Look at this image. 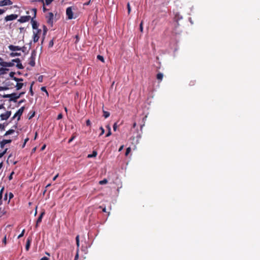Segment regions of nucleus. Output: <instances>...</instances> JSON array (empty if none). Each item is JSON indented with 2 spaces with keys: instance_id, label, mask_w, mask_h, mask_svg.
<instances>
[{
  "instance_id": "052dcab7",
  "label": "nucleus",
  "mask_w": 260,
  "mask_h": 260,
  "mask_svg": "<svg viewBox=\"0 0 260 260\" xmlns=\"http://www.w3.org/2000/svg\"><path fill=\"white\" fill-rule=\"evenodd\" d=\"M142 22H141V23H140V31L141 32L143 31V26H142Z\"/></svg>"
},
{
  "instance_id": "09e8293b",
  "label": "nucleus",
  "mask_w": 260,
  "mask_h": 260,
  "mask_svg": "<svg viewBox=\"0 0 260 260\" xmlns=\"http://www.w3.org/2000/svg\"><path fill=\"white\" fill-rule=\"evenodd\" d=\"M53 40H51L49 43V47H52L53 46Z\"/></svg>"
},
{
  "instance_id": "1a4fd4ad",
  "label": "nucleus",
  "mask_w": 260,
  "mask_h": 260,
  "mask_svg": "<svg viewBox=\"0 0 260 260\" xmlns=\"http://www.w3.org/2000/svg\"><path fill=\"white\" fill-rule=\"evenodd\" d=\"M13 4L11 0H2L0 1V7L11 5Z\"/></svg>"
},
{
  "instance_id": "f8f14e48",
  "label": "nucleus",
  "mask_w": 260,
  "mask_h": 260,
  "mask_svg": "<svg viewBox=\"0 0 260 260\" xmlns=\"http://www.w3.org/2000/svg\"><path fill=\"white\" fill-rule=\"evenodd\" d=\"M18 99H19V95H18V94L16 93H12L11 94V96L9 101L16 102Z\"/></svg>"
},
{
  "instance_id": "ddd939ff",
  "label": "nucleus",
  "mask_w": 260,
  "mask_h": 260,
  "mask_svg": "<svg viewBox=\"0 0 260 260\" xmlns=\"http://www.w3.org/2000/svg\"><path fill=\"white\" fill-rule=\"evenodd\" d=\"M44 214H45V211H43L40 214V215L38 217V218L37 220V221H36V228H37L39 224L42 222V218H43V216L44 215Z\"/></svg>"
},
{
  "instance_id": "9b49d317",
  "label": "nucleus",
  "mask_w": 260,
  "mask_h": 260,
  "mask_svg": "<svg viewBox=\"0 0 260 260\" xmlns=\"http://www.w3.org/2000/svg\"><path fill=\"white\" fill-rule=\"evenodd\" d=\"M8 48L9 50H10L12 51H20V50L22 49L21 48V47L18 46H14L13 45H10L8 46Z\"/></svg>"
},
{
  "instance_id": "f3484780",
  "label": "nucleus",
  "mask_w": 260,
  "mask_h": 260,
  "mask_svg": "<svg viewBox=\"0 0 260 260\" xmlns=\"http://www.w3.org/2000/svg\"><path fill=\"white\" fill-rule=\"evenodd\" d=\"M31 242V238L30 237H28L27 239L26 245H25V249H26V251H28L29 250Z\"/></svg>"
},
{
  "instance_id": "a19ab883",
  "label": "nucleus",
  "mask_w": 260,
  "mask_h": 260,
  "mask_svg": "<svg viewBox=\"0 0 260 260\" xmlns=\"http://www.w3.org/2000/svg\"><path fill=\"white\" fill-rule=\"evenodd\" d=\"M100 130L101 131V134H100V136H101L102 135H103L104 133H105V130L104 129V128L101 126L100 128Z\"/></svg>"
},
{
  "instance_id": "aec40b11",
  "label": "nucleus",
  "mask_w": 260,
  "mask_h": 260,
  "mask_svg": "<svg viewBox=\"0 0 260 260\" xmlns=\"http://www.w3.org/2000/svg\"><path fill=\"white\" fill-rule=\"evenodd\" d=\"M39 35H37V34H33V41L34 43H36L39 40Z\"/></svg>"
},
{
  "instance_id": "4be33fe9",
  "label": "nucleus",
  "mask_w": 260,
  "mask_h": 260,
  "mask_svg": "<svg viewBox=\"0 0 260 260\" xmlns=\"http://www.w3.org/2000/svg\"><path fill=\"white\" fill-rule=\"evenodd\" d=\"M21 55V53L18 52H11L10 54V56L12 57H15V56H19Z\"/></svg>"
},
{
  "instance_id": "4468645a",
  "label": "nucleus",
  "mask_w": 260,
  "mask_h": 260,
  "mask_svg": "<svg viewBox=\"0 0 260 260\" xmlns=\"http://www.w3.org/2000/svg\"><path fill=\"white\" fill-rule=\"evenodd\" d=\"M47 23L50 24H52L53 22V14L52 13H49L48 16L47 17Z\"/></svg>"
},
{
  "instance_id": "5fc2aeb1",
  "label": "nucleus",
  "mask_w": 260,
  "mask_h": 260,
  "mask_svg": "<svg viewBox=\"0 0 260 260\" xmlns=\"http://www.w3.org/2000/svg\"><path fill=\"white\" fill-rule=\"evenodd\" d=\"M62 118V115L61 113H60L58 115L57 119L59 120V119H61Z\"/></svg>"
},
{
  "instance_id": "20e7f679",
  "label": "nucleus",
  "mask_w": 260,
  "mask_h": 260,
  "mask_svg": "<svg viewBox=\"0 0 260 260\" xmlns=\"http://www.w3.org/2000/svg\"><path fill=\"white\" fill-rule=\"evenodd\" d=\"M66 15L69 19H72L73 18V12L72 11V8L71 7L67 8Z\"/></svg>"
},
{
  "instance_id": "603ef678",
  "label": "nucleus",
  "mask_w": 260,
  "mask_h": 260,
  "mask_svg": "<svg viewBox=\"0 0 260 260\" xmlns=\"http://www.w3.org/2000/svg\"><path fill=\"white\" fill-rule=\"evenodd\" d=\"M4 189V188L3 187L1 189V191H0V199H2V197H3V191Z\"/></svg>"
},
{
  "instance_id": "4d7b16f0",
  "label": "nucleus",
  "mask_w": 260,
  "mask_h": 260,
  "mask_svg": "<svg viewBox=\"0 0 260 260\" xmlns=\"http://www.w3.org/2000/svg\"><path fill=\"white\" fill-rule=\"evenodd\" d=\"M86 124L87 126H89L91 124V122L89 119H88L86 121Z\"/></svg>"
},
{
  "instance_id": "2eb2a0df",
  "label": "nucleus",
  "mask_w": 260,
  "mask_h": 260,
  "mask_svg": "<svg viewBox=\"0 0 260 260\" xmlns=\"http://www.w3.org/2000/svg\"><path fill=\"white\" fill-rule=\"evenodd\" d=\"M12 140H3L2 141L0 142V147L1 148H3L5 145L8 143H11Z\"/></svg>"
},
{
  "instance_id": "dca6fc26",
  "label": "nucleus",
  "mask_w": 260,
  "mask_h": 260,
  "mask_svg": "<svg viewBox=\"0 0 260 260\" xmlns=\"http://www.w3.org/2000/svg\"><path fill=\"white\" fill-rule=\"evenodd\" d=\"M31 23L32 24V27L33 29H37L38 28L39 24L38 23L37 21L35 20V19H31Z\"/></svg>"
},
{
  "instance_id": "37998d69",
  "label": "nucleus",
  "mask_w": 260,
  "mask_h": 260,
  "mask_svg": "<svg viewBox=\"0 0 260 260\" xmlns=\"http://www.w3.org/2000/svg\"><path fill=\"white\" fill-rule=\"evenodd\" d=\"M43 31H44L43 35H44V36H45L47 31V28L45 25L43 26Z\"/></svg>"
},
{
  "instance_id": "6e6d98bb",
  "label": "nucleus",
  "mask_w": 260,
  "mask_h": 260,
  "mask_svg": "<svg viewBox=\"0 0 260 260\" xmlns=\"http://www.w3.org/2000/svg\"><path fill=\"white\" fill-rule=\"evenodd\" d=\"M117 127V123L116 122L113 125V129L114 131H116Z\"/></svg>"
},
{
  "instance_id": "6e6552de",
  "label": "nucleus",
  "mask_w": 260,
  "mask_h": 260,
  "mask_svg": "<svg viewBox=\"0 0 260 260\" xmlns=\"http://www.w3.org/2000/svg\"><path fill=\"white\" fill-rule=\"evenodd\" d=\"M18 15L17 14H11L5 17V20L6 21H12L16 19Z\"/></svg>"
},
{
  "instance_id": "13d9d810",
  "label": "nucleus",
  "mask_w": 260,
  "mask_h": 260,
  "mask_svg": "<svg viewBox=\"0 0 260 260\" xmlns=\"http://www.w3.org/2000/svg\"><path fill=\"white\" fill-rule=\"evenodd\" d=\"M111 135V129H109V131H108V133L106 134V137H108L110 136Z\"/></svg>"
},
{
  "instance_id": "cd10ccee",
  "label": "nucleus",
  "mask_w": 260,
  "mask_h": 260,
  "mask_svg": "<svg viewBox=\"0 0 260 260\" xmlns=\"http://www.w3.org/2000/svg\"><path fill=\"white\" fill-rule=\"evenodd\" d=\"M41 32V29H39L38 28L37 29H35L33 31V34H36L37 35H39V34H40Z\"/></svg>"
},
{
  "instance_id": "c85d7f7f",
  "label": "nucleus",
  "mask_w": 260,
  "mask_h": 260,
  "mask_svg": "<svg viewBox=\"0 0 260 260\" xmlns=\"http://www.w3.org/2000/svg\"><path fill=\"white\" fill-rule=\"evenodd\" d=\"M108 182V181L106 179H104L99 182V184L101 185H104L106 184Z\"/></svg>"
},
{
  "instance_id": "473e14b6",
  "label": "nucleus",
  "mask_w": 260,
  "mask_h": 260,
  "mask_svg": "<svg viewBox=\"0 0 260 260\" xmlns=\"http://www.w3.org/2000/svg\"><path fill=\"white\" fill-rule=\"evenodd\" d=\"M7 125V124H5V123L3 124H0V129L1 131H4L5 129V126Z\"/></svg>"
},
{
  "instance_id": "e433bc0d",
  "label": "nucleus",
  "mask_w": 260,
  "mask_h": 260,
  "mask_svg": "<svg viewBox=\"0 0 260 260\" xmlns=\"http://www.w3.org/2000/svg\"><path fill=\"white\" fill-rule=\"evenodd\" d=\"M14 66V62L12 60L11 62H8V67H12Z\"/></svg>"
},
{
  "instance_id": "39448f33",
  "label": "nucleus",
  "mask_w": 260,
  "mask_h": 260,
  "mask_svg": "<svg viewBox=\"0 0 260 260\" xmlns=\"http://www.w3.org/2000/svg\"><path fill=\"white\" fill-rule=\"evenodd\" d=\"M31 18L30 15L27 16H22L20 17V18L18 20V21L20 23H24L28 21Z\"/></svg>"
},
{
  "instance_id": "864d4df0",
  "label": "nucleus",
  "mask_w": 260,
  "mask_h": 260,
  "mask_svg": "<svg viewBox=\"0 0 260 260\" xmlns=\"http://www.w3.org/2000/svg\"><path fill=\"white\" fill-rule=\"evenodd\" d=\"M10 96H11V94H4L3 95V97L4 98H10Z\"/></svg>"
},
{
  "instance_id": "a18cd8bd",
  "label": "nucleus",
  "mask_w": 260,
  "mask_h": 260,
  "mask_svg": "<svg viewBox=\"0 0 260 260\" xmlns=\"http://www.w3.org/2000/svg\"><path fill=\"white\" fill-rule=\"evenodd\" d=\"M127 10H128V13L129 14L131 12V7H130V5H129V3H128L127 4Z\"/></svg>"
},
{
  "instance_id": "f704fd0d",
  "label": "nucleus",
  "mask_w": 260,
  "mask_h": 260,
  "mask_svg": "<svg viewBox=\"0 0 260 260\" xmlns=\"http://www.w3.org/2000/svg\"><path fill=\"white\" fill-rule=\"evenodd\" d=\"M79 249H78V248H77V250H76V254L75 256V259L74 260H77L78 259V257H79Z\"/></svg>"
},
{
  "instance_id": "49530a36",
  "label": "nucleus",
  "mask_w": 260,
  "mask_h": 260,
  "mask_svg": "<svg viewBox=\"0 0 260 260\" xmlns=\"http://www.w3.org/2000/svg\"><path fill=\"white\" fill-rule=\"evenodd\" d=\"M53 0H45V4L46 5H50Z\"/></svg>"
},
{
  "instance_id": "c03bdc74",
  "label": "nucleus",
  "mask_w": 260,
  "mask_h": 260,
  "mask_svg": "<svg viewBox=\"0 0 260 260\" xmlns=\"http://www.w3.org/2000/svg\"><path fill=\"white\" fill-rule=\"evenodd\" d=\"M29 140V139L28 138H26L25 140H24V142L22 146V148H24L25 146V144L26 143V142Z\"/></svg>"
},
{
  "instance_id": "6ab92c4d",
  "label": "nucleus",
  "mask_w": 260,
  "mask_h": 260,
  "mask_svg": "<svg viewBox=\"0 0 260 260\" xmlns=\"http://www.w3.org/2000/svg\"><path fill=\"white\" fill-rule=\"evenodd\" d=\"M24 84L22 83H17L15 87L17 90H20L23 87Z\"/></svg>"
},
{
  "instance_id": "423d86ee",
  "label": "nucleus",
  "mask_w": 260,
  "mask_h": 260,
  "mask_svg": "<svg viewBox=\"0 0 260 260\" xmlns=\"http://www.w3.org/2000/svg\"><path fill=\"white\" fill-rule=\"evenodd\" d=\"M37 11V9L32 8L27 11L26 13L27 14H31L32 15V16H31V19H35L36 17Z\"/></svg>"
},
{
  "instance_id": "b1692460",
  "label": "nucleus",
  "mask_w": 260,
  "mask_h": 260,
  "mask_svg": "<svg viewBox=\"0 0 260 260\" xmlns=\"http://www.w3.org/2000/svg\"><path fill=\"white\" fill-rule=\"evenodd\" d=\"M96 155H97V152L96 151H93L92 152V154L88 155V158L93 157H95Z\"/></svg>"
},
{
  "instance_id": "ea45409f",
  "label": "nucleus",
  "mask_w": 260,
  "mask_h": 260,
  "mask_svg": "<svg viewBox=\"0 0 260 260\" xmlns=\"http://www.w3.org/2000/svg\"><path fill=\"white\" fill-rule=\"evenodd\" d=\"M131 151V148L130 147L127 148V149L126 150V152H125V155L127 156L128 154V153L130 152Z\"/></svg>"
},
{
  "instance_id": "9d476101",
  "label": "nucleus",
  "mask_w": 260,
  "mask_h": 260,
  "mask_svg": "<svg viewBox=\"0 0 260 260\" xmlns=\"http://www.w3.org/2000/svg\"><path fill=\"white\" fill-rule=\"evenodd\" d=\"M182 18L183 17L178 12L174 13V20L176 21L177 25H179L178 21L182 19Z\"/></svg>"
},
{
  "instance_id": "5701e85b",
  "label": "nucleus",
  "mask_w": 260,
  "mask_h": 260,
  "mask_svg": "<svg viewBox=\"0 0 260 260\" xmlns=\"http://www.w3.org/2000/svg\"><path fill=\"white\" fill-rule=\"evenodd\" d=\"M76 245L77 248H79L80 246V241H79V236L77 235L76 237Z\"/></svg>"
},
{
  "instance_id": "f257e3e1",
  "label": "nucleus",
  "mask_w": 260,
  "mask_h": 260,
  "mask_svg": "<svg viewBox=\"0 0 260 260\" xmlns=\"http://www.w3.org/2000/svg\"><path fill=\"white\" fill-rule=\"evenodd\" d=\"M24 107L23 106L21 107L14 114V115L12 117L11 121L13 120L15 118L17 117V120H19L20 119V117L22 115L24 110Z\"/></svg>"
},
{
  "instance_id": "c9c22d12",
  "label": "nucleus",
  "mask_w": 260,
  "mask_h": 260,
  "mask_svg": "<svg viewBox=\"0 0 260 260\" xmlns=\"http://www.w3.org/2000/svg\"><path fill=\"white\" fill-rule=\"evenodd\" d=\"M9 89V87L7 86H0V91L7 90Z\"/></svg>"
},
{
  "instance_id": "58836bf2",
  "label": "nucleus",
  "mask_w": 260,
  "mask_h": 260,
  "mask_svg": "<svg viewBox=\"0 0 260 260\" xmlns=\"http://www.w3.org/2000/svg\"><path fill=\"white\" fill-rule=\"evenodd\" d=\"M32 85H33V83H32L30 86V88H29V92L30 93V94L31 95H34V92L32 91Z\"/></svg>"
},
{
  "instance_id": "f03ea898",
  "label": "nucleus",
  "mask_w": 260,
  "mask_h": 260,
  "mask_svg": "<svg viewBox=\"0 0 260 260\" xmlns=\"http://www.w3.org/2000/svg\"><path fill=\"white\" fill-rule=\"evenodd\" d=\"M36 52L35 51V50H33L31 52V56L29 58V64L31 66V67H34L35 66V57H36Z\"/></svg>"
},
{
  "instance_id": "69168bd1",
  "label": "nucleus",
  "mask_w": 260,
  "mask_h": 260,
  "mask_svg": "<svg viewBox=\"0 0 260 260\" xmlns=\"http://www.w3.org/2000/svg\"><path fill=\"white\" fill-rule=\"evenodd\" d=\"M46 146V145H45V144H44V145H43V146H42V147H41V151L44 150L45 149Z\"/></svg>"
},
{
  "instance_id": "8fccbe9b",
  "label": "nucleus",
  "mask_w": 260,
  "mask_h": 260,
  "mask_svg": "<svg viewBox=\"0 0 260 260\" xmlns=\"http://www.w3.org/2000/svg\"><path fill=\"white\" fill-rule=\"evenodd\" d=\"M24 230H23L21 233L18 236V238H20L24 235Z\"/></svg>"
},
{
  "instance_id": "393cba45",
  "label": "nucleus",
  "mask_w": 260,
  "mask_h": 260,
  "mask_svg": "<svg viewBox=\"0 0 260 260\" xmlns=\"http://www.w3.org/2000/svg\"><path fill=\"white\" fill-rule=\"evenodd\" d=\"M157 79L160 81H161L163 78V74L159 73L157 74Z\"/></svg>"
},
{
  "instance_id": "e2e57ef3",
  "label": "nucleus",
  "mask_w": 260,
  "mask_h": 260,
  "mask_svg": "<svg viewBox=\"0 0 260 260\" xmlns=\"http://www.w3.org/2000/svg\"><path fill=\"white\" fill-rule=\"evenodd\" d=\"M40 260H49V258L46 256H44L40 259Z\"/></svg>"
},
{
  "instance_id": "a878e982",
  "label": "nucleus",
  "mask_w": 260,
  "mask_h": 260,
  "mask_svg": "<svg viewBox=\"0 0 260 260\" xmlns=\"http://www.w3.org/2000/svg\"><path fill=\"white\" fill-rule=\"evenodd\" d=\"M0 66L2 67H8V62L0 61Z\"/></svg>"
},
{
  "instance_id": "79ce46f5",
  "label": "nucleus",
  "mask_w": 260,
  "mask_h": 260,
  "mask_svg": "<svg viewBox=\"0 0 260 260\" xmlns=\"http://www.w3.org/2000/svg\"><path fill=\"white\" fill-rule=\"evenodd\" d=\"M3 243H4L5 245L7 244V236L6 235L4 237L3 240H2Z\"/></svg>"
},
{
  "instance_id": "3c124183",
  "label": "nucleus",
  "mask_w": 260,
  "mask_h": 260,
  "mask_svg": "<svg viewBox=\"0 0 260 260\" xmlns=\"http://www.w3.org/2000/svg\"><path fill=\"white\" fill-rule=\"evenodd\" d=\"M75 138V136H72L68 141V143H70Z\"/></svg>"
},
{
  "instance_id": "412c9836",
  "label": "nucleus",
  "mask_w": 260,
  "mask_h": 260,
  "mask_svg": "<svg viewBox=\"0 0 260 260\" xmlns=\"http://www.w3.org/2000/svg\"><path fill=\"white\" fill-rule=\"evenodd\" d=\"M14 132H15V131L14 129H10L6 132V133L4 135V136L11 135V134H13Z\"/></svg>"
},
{
  "instance_id": "2f4dec72",
  "label": "nucleus",
  "mask_w": 260,
  "mask_h": 260,
  "mask_svg": "<svg viewBox=\"0 0 260 260\" xmlns=\"http://www.w3.org/2000/svg\"><path fill=\"white\" fill-rule=\"evenodd\" d=\"M14 80L17 82V83H19V82H21L23 81L22 78H18L17 77L14 78Z\"/></svg>"
},
{
  "instance_id": "72a5a7b5",
  "label": "nucleus",
  "mask_w": 260,
  "mask_h": 260,
  "mask_svg": "<svg viewBox=\"0 0 260 260\" xmlns=\"http://www.w3.org/2000/svg\"><path fill=\"white\" fill-rule=\"evenodd\" d=\"M16 74V73L15 72H11L9 74V76L10 77L13 79L14 80V78H15L16 77L14 76V75Z\"/></svg>"
},
{
  "instance_id": "680f3d73",
  "label": "nucleus",
  "mask_w": 260,
  "mask_h": 260,
  "mask_svg": "<svg viewBox=\"0 0 260 260\" xmlns=\"http://www.w3.org/2000/svg\"><path fill=\"white\" fill-rule=\"evenodd\" d=\"M5 12V10L0 9V15L3 14Z\"/></svg>"
},
{
  "instance_id": "7c9ffc66",
  "label": "nucleus",
  "mask_w": 260,
  "mask_h": 260,
  "mask_svg": "<svg viewBox=\"0 0 260 260\" xmlns=\"http://www.w3.org/2000/svg\"><path fill=\"white\" fill-rule=\"evenodd\" d=\"M97 58L101 60V61H102L103 62H104V57L102 55H98L97 56Z\"/></svg>"
},
{
  "instance_id": "a211bd4d",
  "label": "nucleus",
  "mask_w": 260,
  "mask_h": 260,
  "mask_svg": "<svg viewBox=\"0 0 260 260\" xmlns=\"http://www.w3.org/2000/svg\"><path fill=\"white\" fill-rule=\"evenodd\" d=\"M9 71V69L6 68H0V75H4L6 73V72Z\"/></svg>"
},
{
  "instance_id": "0e129e2a",
  "label": "nucleus",
  "mask_w": 260,
  "mask_h": 260,
  "mask_svg": "<svg viewBox=\"0 0 260 260\" xmlns=\"http://www.w3.org/2000/svg\"><path fill=\"white\" fill-rule=\"evenodd\" d=\"M5 109V107L4 106V104H1L0 105V109Z\"/></svg>"
},
{
  "instance_id": "338daca9",
  "label": "nucleus",
  "mask_w": 260,
  "mask_h": 260,
  "mask_svg": "<svg viewBox=\"0 0 260 260\" xmlns=\"http://www.w3.org/2000/svg\"><path fill=\"white\" fill-rule=\"evenodd\" d=\"M7 150H8V149H7V148H6V149H5V150L2 152V153L4 155H5V154L6 153V152H7Z\"/></svg>"
},
{
  "instance_id": "bb28decb",
  "label": "nucleus",
  "mask_w": 260,
  "mask_h": 260,
  "mask_svg": "<svg viewBox=\"0 0 260 260\" xmlns=\"http://www.w3.org/2000/svg\"><path fill=\"white\" fill-rule=\"evenodd\" d=\"M103 113H104L103 116H104V117L105 118H107L108 117H109V116L110 115V113L107 111H103Z\"/></svg>"
},
{
  "instance_id": "7ed1b4c3",
  "label": "nucleus",
  "mask_w": 260,
  "mask_h": 260,
  "mask_svg": "<svg viewBox=\"0 0 260 260\" xmlns=\"http://www.w3.org/2000/svg\"><path fill=\"white\" fill-rule=\"evenodd\" d=\"M11 111H8L5 113L1 114L0 115L1 120H7L11 115Z\"/></svg>"
},
{
  "instance_id": "4c0bfd02",
  "label": "nucleus",
  "mask_w": 260,
  "mask_h": 260,
  "mask_svg": "<svg viewBox=\"0 0 260 260\" xmlns=\"http://www.w3.org/2000/svg\"><path fill=\"white\" fill-rule=\"evenodd\" d=\"M41 89L42 91L45 92L47 96L49 95L48 92H47L45 87H42Z\"/></svg>"
},
{
  "instance_id": "bf43d9fd",
  "label": "nucleus",
  "mask_w": 260,
  "mask_h": 260,
  "mask_svg": "<svg viewBox=\"0 0 260 260\" xmlns=\"http://www.w3.org/2000/svg\"><path fill=\"white\" fill-rule=\"evenodd\" d=\"M6 86L9 87V86H11L12 85H13V84L10 83V82H7L6 83Z\"/></svg>"
},
{
  "instance_id": "c756f323",
  "label": "nucleus",
  "mask_w": 260,
  "mask_h": 260,
  "mask_svg": "<svg viewBox=\"0 0 260 260\" xmlns=\"http://www.w3.org/2000/svg\"><path fill=\"white\" fill-rule=\"evenodd\" d=\"M21 48L22 49L20 50V51H22L24 53H28L29 50L26 51V47L25 46H23L21 47Z\"/></svg>"
},
{
  "instance_id": "0eeeda50",
  "label": "nucleus",
  "mask_w": 260,
  "mask_h": 260,
  "mask_svg": "<svg viewBox=\"0 0 260 260\" xmlns=\"http://www.w3.org/2000/svg\"><path fill=\"white\" fill-rule=\"evenodd\" d=\"M13 62L17 63L16 66L19 69H23L24 67L22 66L20 59L18 58L12 59Z\"/></svg>"
},
{
  "instance_id": "774afa93",
  "label": "nucleus",
  "mask_w": 260,
  "mask_h": 260,
  "mask_svg": "<svg viewBox=\"0 0 260 260\" xmlns=\"http://www.w3.org/2000/svg\"><path fill=\"white\" fill-rule=\"evenodd\" d=\"M25 101V100L24 99H23V100H20V101L19 102L18 104H19V105H20V104H21V103H22L24 102Z\"/></svg>"
},
{
  "instance_id": "de8ad7c7",
  "label": "nucleus",
  "mask_w": 260,
  "mask_h": 260,
  "mask_svg": "<svg viewBox=\"0 0 260 260\" xmlns=\"http://www.w3.org/2000/svg\"><path fill=\"white\" fill-rule=\"evenodd\" d=\"M43 76H40L38 77V80L39 82H43Z\"/></svg>"
}]
</instances>
